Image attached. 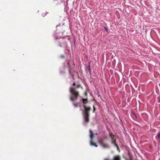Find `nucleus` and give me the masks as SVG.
<instances>
[{
  "label": "nucleus",
  "mask_w": 160,
  "mask_h": 160,
  "mask_svg": "<svg viewBox=\"0 0 160 160\" xmlns=\"http://www.w3.org/2000/svg\"><path fill=\"white\" fill-rule=\"evenodd\" d=\"M86 70L88 71L89 74L90 75V76H91V70L90 68V66L88 65L87 66Z\"/></svg>",
  "instance_id": "nucleus-7"
},
{
  "label": "nucleus",
  "mask_w": 160,
  "mask_h": 160,
  "mask_svg": "<svg viewBox=\"0 0 160 160\" xmlns=\"http://www.w3.org/2000/svg\"><path fill=\"white\" fill-rule=\"evenodd\" d=\"M158 102H160V98H159L158 99Z\"/></svg>",
  "instance_id": "nucleus-22"
},
{
  "label": "nucleus",
  "mask_w": 160,
  "mask_h": 160,
  "mask_svg": "<svg viewBox=\"0 0 160 160\" xmlns=\"http://www.w3.org/2000/svg\"><path fill=\"white\" fill-rule=\"evenodd\" d=\"M98 97H99V96H100V94L99 93H98Z\"/></svg>",
  "instance_id": "nucleus-23"
},
{
  "label": "nucleus",
  "mask_w": 160,
  "mask_h": 160,
  "mask_svg": "<svg viewBox=\"0 0 160 160\" xmlns=\"http://www.w3.org/2000/svg\"><path fill=\"white\" fill-rule=\"evenodd\" d=\"M59 58H65V56L64 55H60L59 56Z\"/></svg>",
  "instance_id": "nucleus-14"
},
{
  "label": "nucleus",
  "mask_w": 160,
  "mask_h": 160,
  "mask_svg": "<svg viewBox=\"0 0 160 160\" xmlns=\"http://www.w3.org/2000/svg\"><path fill=\"white\" fill-rule=\"evenodd\" d=\"M109 136L111 138V139H113V138L114 137V135H113L112 134L110 133V132H109Z\"/></svg>",
  "instance_id": "nucleus-9"
},
{
  "label": "nucleus",
  "mask_w": 160,
  "mask_h": 160,
  "mask_svg": "<svg viewBox=\"0 0 160 160\" xmlns=\"http://www.w3.org/2000/svg\"><path fill=\"white\" fill-rule=\"evenodd\" d=\"M91 63V62H89L88 63V65H89L90 66V64Z\"/></svg>",
  "instance_id": "nucleus-20"
},
{
  "label": "nucleus",
  "mask_w": 160,
  "mask_h": 160,
  "mask_svg": "<svg viewBox=\"0 0 160 160\" xmlns=\"http://www.w3.org/2000/svg\"><path fill=\"white\" fill-rule=\"evenodd\" d=\"M103 27L104 28V29L105 30V31L107 32H108V28L107 27H104V26H103Z\"/></svg>",
  "instance_id": "nucleus-12"
},
{
  "label": "nucleus",
  "mask_w": 160,
  "mask_h": 160,
  "mask_svg": "<svg viewBox=\"0 0 160 160\" xmlns=\"http://www.w3.org/2000/svg\"><path fill=\"white\" fill-rule=\"evenodd\" d=\"M60 26V25H57V26H56V28H57V33H62L64 31L63 30H62L61 31H59L58 32V27H59Z\"/></svg>",
  "instance_id": "nucleus-8"
},
{
  "label": "nucleus",
  "mask_w": 160,
  "mask_h": 160,
  "mask_svg": "<svg viewBox=\"0 0 160 160\" xmlns=\"http://www.w3.org/2000/svg\"><path fill=\"white\" fill-rule=\"evenodd\" d=\"M104 160H112L108 158H104Z\"/></svg>",
  "instance_id": "nucleus-19"
},
{
  "label": "nucleus",
  "mask_w": 160,
  "mask_h": 160,
  "mask_svg": "<svg viewBox=\"0 0 160 160\" xmlns=\"http://www.w3.org/2000/svg\"><path fill=\"white\" fill-rule=\"evenodd\" d=\"M104 138H105V139H106V137H104Z\"/></svg>",
  "instance_id": "nucleus-25"
},
{
  "label": "nucleus",
  "mask_w": 160,
  "mask_h": 160,
  "mask_svg": "<svg viewBox=\"0 0 160 160\" xmlns=\"http://www.w3.org/2000/svg\"><path fill=\"white\" fill-rule=\"evenodd\" d=\"M69 60H66L63 63V68L65 69L66 68H68V70L69 72V74L72 76V78H74V76L72 74L71 69H72V68H71L69 63Z\"/></svg>",
  "instance_id": "nucleus-3"
},
{
  "label": "nucleus",
  "mask_w": 160,
  "mask_h": 160,
  "mask_svg": "<svg viewBox=\"0 0 160 160\" xmlns=\"http://www.w3.org/2000/svg\"><path fill=\"white\" fill-rule=\"evenodd\" d=\"M108 131H110V129H108Z\"/></svg>",
  "instance_id": "nucleus-24"
},
{
  "label": "nucleus",
  "mask_w": 160,
  "mask_h": 160,
  "mask_svg": "<svg viewBox=\"0 0 160 160\" xmlns=\"http://www.w3.org/2000/svg\"><path fill=\"white\" fill-rule=\"evenodd\" d=\"M156 138L157 139H160V132H159L157 135L156 136Z\"/></svg>",
  "instance_id": "nucleus-10"
},
{
  "label": "nucleus",
  "mask_w": 160,
  "mask_h": 160,
  "mask_svg": "<svg viewBox=\"0 0 160 160\" xmlns=\"http://www.w3.org/2000/svg\"><path fill=\"white\" fill-rule=\"evenodd\" d=\"M87 93H85V95H87Z\"/></svg>",
  "instance_id": "nucleus-27"
},
{
  "label": "nucleus",
  "mask_w": 160,
  "mask_h": 160,
  "mask_svg": "<svg viewBox=\"0 0 160 160\" xmlns=\"http://www.w3.org/2000/svg\"><path fill=\"white\" fill-rule=\"evenodd\" d=\"M65 73V72L63 71H60V73L61 74H64Z\"/></svg>",
  "instance_id": "nucleus-15"
},
{
  "label": "nucleus",
  "mask_w": 160,
  "mask_h": 160,
  "mask_svg": "<svg viewBox=\"0 0 160 160\" xmlns=\"http://www.w3.org/2000/svg\"><path fill=\"white\" fill-rule=\"evenodd\" d=\"M112 160H121V157L119 155H115Z\"/></svg>",
  "instance_id": "nucleus-6"
},
{
  "label": "nucleus",
  "mask_w": 160,
  "mask_h": 160,
  "mask_svg": "<svg viewBox=\"0 0 160 160\" xmlns=\"http://www.w3.org/2000/svg\"><path fill=\"white\" fill-rule=\"evenodd\" d=\"M53 35L55 38V39H59L57 43V45L62 48H67V44L66 40L64 38H61V37H58L55 34H54Z\"/></svg>",
  "instance_id": "nucleus-2"
},
{
  "label": "nucleus",
  "mask_w": 160,
  "mask_h": 160,
  "mask_svg": "<svg viewBox=\"0 0 160 160\" xmlns=\"http://www.w3.org/2000/svg\"><path fill=\"white\" fill-rule=\"evenodd\" d=\"M80 86V85L79 84H78L76 86V88L77 89V88H79Z\"/></svg>",
  "instance_id": "nucleus-16"
},
{
  "label": "nucleus",
  "mask_w": 160,
  "mask_h": 160,
  "mask_svg": "<svg viewBox=\"0 0 160 160\" xmlns=\"http://www.w3.org/2000/svg\"><path fill=\"white\" fill-rule=\"evenodd\" d=\"M62 26H61V27L60 28H62Z\"/></svg>",
  "instance_id": "nucleus-26"
},
{
  "label": "nucleus",
  "mask_w": 160,
  "mask_h": 160,
  "mask_svg": "<svg viewBox=\"0 0 160 160\" xmlns=\"http://www.w3.org/2000/svg\"><path fill=\"white\" fill-rule=\"evenodd\" d=\"M133 114L136 117V118H137V116H136V114H135V112H133Z\"/></svg>",
  "instance_id": "nucleus-21"
},
{
  "label": "nucleus",
  "mask_w": 160,
  "mask_h": 160,
  "mask_svg": "<svg viewBox=\"0 0 160 160\" xmlns=\"http://www.w3.org/2000/svg\"><path fill=\"white\" fill-rule=\"evenodd\" d=\"M93 112L94 111H95L96 110L94 106H93Z\"/></svg>",
  "instance_id": "nucleus-17"
},
{
  "label": "nucleus",
  "mask_w": 160,
  "mask_h": 160,
  "mask_svg": "<svg viewBox=\"0 0 160 160\" xmlns=\"http://www.w3.org/2000/svg\"><path fill=\"white\" fill-rule=\"evenodd\" d=\"M73 87L70 88L69 91L71 94L69 99L71 101L73 105L75 108L79 107L82 111L83 116V122L84 125L86 126L89 122V112L91 108L89 106H87L86 104L88 102L87 98H84L80 96L79 92L76 87L75 82L73 83Z\"/></svg>",
  "instance_id": "nucleus-1"
},
{
  "label": "nucleus",
  "mask_w": 160,
  "mask_h": 160,
  "mask_svg": "<svg viewBox=\"0 0 160 160\" xmlns=\"http://www.w3.org/2000/svg\"><path fill=\"white\" fill-rule=\"evenodd\" d=\"M111 143L112 144L114 145L116 143L115 141V140H114L113 139H112V140L111 141Z\"/></svg>",
  "instance_id": "nucleus-11"
},
{
  "label": "nucleus",
  "mask_w": 160,
  "mask_h": 160,
  "mask_svg": "<svg viewBox=\"0 0 160 160\" xmlns=\"http://www.w3.org/2000/svg\"><path fill=\"white\" fill-rule=\"evenodd\" d=\"M46 14H47L46 13H42V16L44 17L45 15H46Z\"/></svg>",
  "instance_id": "nucleus-18"
},
{
  "label": "nucleus",
  "mask_w": 160,
  "mask_h": 160,
  "mask_svg": "<svg viewBox=\"0 0 160 160\" xmlns=\"http://www.w3.org/2000/svg\"><path fill=\"white\" fill-rule=\"evenodd\" d=\"M114 146L116 147V148H117L118 150L119 149L118 146L117 144H116V143L114 145Z\"/></svg>",
  "instance_id": "nucleus-13"
},
{
  "label": "nucleus",
  "mask_w": 160,
  "mask_h": 160,
  "mask_svg": "<svg viewBox=\"0 0 160 160\" xmlns=\"http://www.w3.org/2000/svg\"><path fill=\"white\" fill-rule=\"evenodd\" d=\"M89 132L90 133L89 137L90 138V145L91 146H94L96 147H98V145H97L96 143L92 142L94 136L92 131L91 129H90L89 130Z\"/></svg>",
  "instance_id": "nucleus-4"
},
{
  "label": "nucleus",
  "mask_w": 160,
  "mask_h": 160,
  "mask_svg": "<svg viewBox=\"0 0 160 160\" xmlns=\"http://www.w3.org/2000/svg\"><path fill=\"white\" fill-rule=\"evenodd\" d=\"M103 139H101L99 141V143L101 147L103 148L109 149L110 148V145L108 143H104L103 142Z\"/></svg>",
  "instance_id": "nucleus-5"
}]
</instances>
